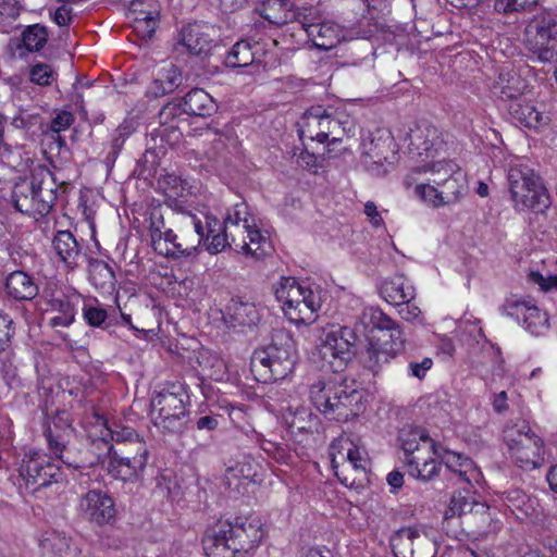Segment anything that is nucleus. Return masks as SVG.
Segmentation results:
<instances>
[{"label": "nucleus", "instance_id": "de8ad7c7", "mask_svg": "<svg viewBox=\"0 0 557 557\" xmlns=\"http://www.w3.org/2000/svg\"><path fill=\"white\" fill-rule=\"evenodd\" d=\"M252 223L253 219L250 216L248 207L245 202L234 205V207L228 210L224 219L226 227H230L236 234L242 230H248Z\"/></svg>", "mask_w": 557, "mask_h": 557}, {"label": "nucleus", "instance_id": "aec40b11", "mask_svg": "<svg viewBox=\"0 0 557 557\" xmlns=\"http://www.w3.org/2000/svg\"><path fill=\"white\" fill-rule=\"evenodd\" d=\"M52 248L67 270H75L85 259L81 244L70 231H58L52 239Z\"/></svg>", "mask_w": 557, "mask_h": 557}, {"label": "nucleus", "instance_id": "7c9ffc66", "mask_svg": "<svg viewBox=\"0 0 557 557\" xmlns=\"http://www.w3.org/2000/svg\"><path fill=\"white\" fill-rule=\"evenodd\" d=\"M88 277L90 283L102 293L111 294L115 289V273L103 260L94 258L88 260Z\"/></svg>", "mask_w": 557, "mask_h": 557}, {"label": "nucleus", "instance_id": "5701e85b", "mask_svg": "<svg viewBox=\"0 0 557 557\" xmlns=\"http://www.w3.org/2000/svg\"><path fill=\"white\" fill-rule=\"evenodd\" d=\"M443 462L450 472L449 480L468 485H472V482H479L481 473L470 458L454 451H446L443 456Z\"/></svg>", "mask_w": 557, "mask_h": 557}, {"label": "nucleus", "instance_id": "cd10ccee", "mask_svg": "<svg viewBox=\"0 0 557 557\" xmlns=\"http://www.w3.org/2000/svg\"><path fill=\"white\" fill-rule=\"evenodd\" d=\"M150 237L151 245L157 253L178 259L176 253H173V247L177 243L176 231L166 227L162 216L151 219Z\"/></svg>", "mask_w": 557, "mask_h": 557}, {"label": "nucleus", "instance_id": "3c124183", "mask_svg": "<svg viewBox=\"0 0 557 557\" xmlns=\"http://www.w3.org/2000/svg\"><path fill=\"white\" fill-rule=\"evenodd\" d=\"M159 15V11H153L144 17H133V29L136 35L145 40L150 39L158 26Z\"/></svg>", "mask_w": 557, "mask_h": 557}, {"label": "nucleus", "instance_id": "864d4df0", "mask_svg": "<svg viewBox=\"0 0 557 557\" xmlns=\"http://www.w3.org/2000/svg\"><path fill=\"white\" fill-rule=\"evenodd\" d=\"M129 136V132L126 127H117L111 135V140L107 146L108 153L104 159L107 165H113L120 151L122 150L126 139Z\"/></svg>", "mask_w": 557, "mask_h": 557}, {"label": "nucleus", "instance_id": "09e8293b", "mask_svg": "<svg viewBox=\"0 0 557 557\" xmlns=\"http://www.w3.org/2000/svg\"><path fill=\"white\" fill-rule=\"evenodd\" d=\"M387 345V341H383L382 344H369L366 351L364 362L371 371L376 372L382 364L387 363L389 359L395 357V355L388 349Z\"/></svg>", "mask_w": 557, "mask_h": 557}, {"label": "nucleus", "instance_id": "bf43d9fd", "mask_svg": "<svg viewBox=\"0 0 557 557\" xmlns=\"http://www.w3.org/2000/svg\"><path fill=\"white\" fill-rule=\"evenodd\" d=\"M382 331H387L389 334V341H387L388 349L395 356L403 351L405 348V338L403 337V333L398 326V324L393 320V325L391 329H383Z\"/></svg>", "mask_w": 557, "mask_h": 557}, {"label": "nucleus", "instance_id": "37998d69", "mask_svg": "<svg viewBox=\"0 0 557 557\" xmlns=\"http://www.w3.org/2000/svg\"><path fill=\"white\" fill-rule=\"evenodd\" d=\"M184 113L178 102L166 103L159 112L160 126L163 128L161 135L163 136L166 132L171 134H181L180 123L184 122Z\"/></svg>", "mask_w": 557, "mask_h": 557}, {"label": "nucleus", "instance_id": "e2e57ef3", "mask_svg": "<svg viewBox=\"0 0 557 557\" xmlns=\"http://www.w3.org/2000/svg\"><path fill=\"white\" fill-rule=\"evenodd\" d=\"M129 15L133 17H144L148 15V13H152L153 11H159L157 4L147 0H133L129 3L128 9Z\"/></svg>", "mask_w": 557, "mask_h": 557}, {"label": "nucleus", "instance_id": "774afa93", "mask_svg": "<svg viewBox=\"0 0 557 557\" xmlns=\"http://www.w3.org/2000/svg\"><path fill=\"white\" fill-rule=\"evenodd\" d=\"M202 225L205 227L203 242H208L210 239V235L222 232V230L224 228V222L222 223L219 219H216L213 215H206L205 223L202 222Z\"/></svg>", "mask_w": 557, "mask_h": 557}, {"label": "nucleus", "instance_id": "f3484780", "mask_svg": "<svg viewBox=\"0 0 557 557\" xmlns=\"http://www.w3.org/2000/svg\"><path fill=\"white\" fill-rule=\"evenodd\" d=\"M398 443L406 455V459L417 455H438L434 441L424 429L410 424L399 430Z\"/></svg>", "mask_w": 557, "mask_h": 557}, {"label": "nucleus", "instance_id": "bb28decb", "mask_svg": "<svg viewBox=\"0 0 557 557\" xmlns=\"http://www.w3.org/2000/svg\"><path fill=\"white\" fill-rule=\"evenodd\" d=\"M242 237L235 243V250H240L245 255H250L260 259L271 249L269 238L252 223L248 230H242L236 234Z\"/></svg>", "mask_w": 557, "mask_h": 557}, {"label": "nucleus", "instance_id": "e433bc0d", "mask_svg": "<svg viewBox=\"0 0 557 557\" xmlns=\"http://www.w3.org/2000/svg\"><path fill=\"white\" fill-rule=\"evenodd\" d=\"M381 294L386 301L397 306L411 301L414 298V288L403 276H396L383 283Z\"/></svg>", "mask_w": 557, "mask_h": 557}, {"label": "nucleus", "instance_id": "412c9836", "mask_svg": "<svg viewBox=\"0 0 557 557\" xmlns=\"http://www.w3.org/2000/svg\"><path fill=\"white\" fill-rule=\"evenodd\" d=\"M45 435L49 449L55 457L61 459L69 467H73L74 469L82 467L78 463L72 461L67 456V445L73 435V429L69 423L60 426L55 421H53L52 424L48 425L47 430L45 431Z\"/></svg>", "mask_w": 557, "mask_h": 557}, {"label": "nucleus", "instance_id": "052dcab7", "mask_svg": "<svg viewBox=\"0 0 557 557\" xmlns=\"http://www.w3.org/2000/svg\"><path fill=\"white\" fill-rule=\"evenodd\" d=\"M348 121H342L336 113L331 114L330 131L327 132V141L334 144L342 141L343 136L346 134V126Z\"/></svg>", "mask_w": 557, "mask_h": 557}, {"label": "nucleus", "instance_id": "6e6d98bb", "mask_svg": "<svg viewBox=\"0 0 557 557\" xmlns=\"http://www.w3.org/2000/svg\"><path fill=\"white\" fill-rule=\"evenodd\" d=\"M55 76V72L46 63H36L29 70L30 82L40 86L51 85Z\"/></svg>", "mask_w": 557, "mask_h": 557}, {"label": "nucleus", "instance_id": "4d7b16f0", "mask_svg": "<svg viewBox=\"0 0 557 557\" xmlns=\"http://www.w3.org/2000/svg\"><path fill=\"white\" fill-rule=\"evenodd\" d=\"M13 319L3 312H0V355L11 347L12 336L14 335Z\"/></svg>", "mask_w": 557, "mask_h": 557}, {"label": "nucleus", "instance_id": "2f4dec72", "mask_svg": "<svg viewBox=\"0 0 557 557\" xmlns=\"http://www.w3.org/2000/svg\"><path fill=\"white\" fill-rule=\"evenodd\" d=\"M5 287L10 296L17 300H32L38 294V286L33 277L23 271H13L9 274Z\"/></svg>", "mask_w": 557, "mask_h": 557}, {"label": "nucleus", "instance_id": "c9c22d12", "mask_svg": "<svg viewBox=\"0 0 557 557\" xmlns=\"http://www.w3.org/2000/svg\"><path fill=\"white\" fill-rule=\"evenodd\" d=\"M468 520L475 527V532L479 535L495 534L502 528V521L497 513L493 512L485 504L476 505V510L471 517H468Z\"/></svg>", "mask_w": 557, "mask_h": 557}, {"label": "nucleus", "instance_id": "4468645a", "mask_svg": "<svg viewBox=\"0 0 557 557\" xmlns=\"http://www.w3.org/2000/svg\"><path fill=\"white\" fill-rule=\"evenodd\" d=\"M332 465L336 476L345 485H352L355 481L349 482L347 476L341 474L349 468L356 472L366 474L367 459L364 451L360 450L348 438H339L331 444Z\"/></svg>", "mask_w": 557, "mask_h": 557}, {"label": "nucleus", "instance_id": "7ed1b4c3", "mask_svg": "<svg viewBox=\"0 0 557 557\" xmlns=\"http://www.w3.org/2000/svg\"><path fill=\"white\" fill-rule=\"evenodd\" d=\"M418 170L430 172L432 184H418L414 194L434 208L454 205L468 194L467 175L451 160L432 162Z\"/></svg>", "mask_w": 557, "mask_h": 557}, {"label": "nucleus", "instance_id": "49530a36", "mask_svg": "<svg viewBox=\"0 0 557 557\" xmlns=\"http://www.w3.org/2000/svg\"><path fill=\"white\" fill-rule=\"evenodd\" d=\"M48 40V29L41 24L27 26L22 33V42L29 52L40 51Z\"/></svg>", "mask_w": 557, "mask_h": 557}, {"label": "nucleus", "instance_id": "39448f33", "mask_svg": "<svg viewBox=\"0 0 557 557\" xmlns=\"http://www.w3.org/2000/svg\"><path fill=\"white\" fill-rule=\"evenodd\" d=\"M91 448L98 450L97 462H108V472L115 479L135 482L143 476L150 451L146 442L114 448L104 436L92 441Z\"/></svg>", "mask_w": 557, "mask_h": 557}, {"label": "nucleus", "instance_id": "393cba45", "mask_svg": "<svg viewBox=\"0 0 557 557\" xmlns=\"http://www.w3.org/2000/svg\"><path fill=\"white\" fill-rule=\"evenodd\" d=\"M508 315L522 319L524 329L533 334L540 335L547 329V318L535 305L527 301H516L509 305Z\"/></svg>", "mask_w": 557, "mask_h": 557}, {"label": "nucleus", "instance_id": "338daca9", "mask_svg": "<svg viewBox=\"0 0 557 557\" xmlns=\"http://www.w3.org/2000/svg\"><path fill=\"white\" fill-rule=\"evenodd\" d=\"M0 373L7 382L16 376V367L9 356V350L0 355Z\"/></svg>", "mask_w": 557, "mask_h": 557}, {"label": "nucleus", "instance_id": "58836bf2", "mask_svg": "<svg viewBox=\"0 0 557 557\" xmlns=\"http://www.w3.org/2000/svg\"><path fill=\"white\" fill-rule=\"evenodd\" d=\"M260 470L261 466L255 459L249 456H244L233 466L227 467L225 472V481L230 486L235 480H243L247 483H253L256 482Z\"/></svg>", "mask_w": 557, "mask_h": 557}, {"label": "nucleus", "instance_id": "c85d7f7f", "mask_svg": "<svg viewBox=\"0 0 557 557\" xmlns=\"http://www.w3.org/2000/svg\"><path fill=\"white\" fill-rule=\"evenodd\" d=\"M208 27L199 24H189L181 32V44L195 55L209 54L213 39L206 32Z\"/></svg>", "mask_w": 557, "mask_h": 557}, {"label": "nucleus", "instance_id": "c756f323", "mask_svg": "<svg viewBox=\"0 0 557 557\" xmlns=\"http://www.w3.org/2000/svg\"><path fill=\"white\" fill-rule=\"evenodd\" d=\"M524 88L525 83L519 75L507 73L498 76V79L493 84L492 92L502 101H509L510 103L524 98Z\"/></svg>", "mask_w": 557, "mask_h": 557}, {"label": "nucleus", "instance_id": "603ef678", "mask_svg": "<svg viewBox=\"0 0 557 557\" xmlns=\"http://www.w3.org/2000/svg\"><path fill=\"white\" fill-rule=\"evenodd\" d=\"M83 317L88 325L92 327L107 329L109 323H107L109 319L108 311L99 305L96 304H85L83 307Z\"/></svg>", "mask_w": 557, "mask_h": 557}, {"label": "nucleus", "instance_id": "f8f14e48", "mask_svg": "<svg viewBox=\"0 0 557 557\" xmlns=\"http://www.w3.org/2000/svg\"><path fill=\"white\" fill-rule=\"evenodd\" d=\"M78 510L83 519L99 527L112 524L116 518L113 498L98 488L89 490L81 497Z\"/></svg>", "mask_w": 557, "mask_h": 557}, {"label": "nucleus", "instance_id": "2eb2a0df", "mask_svg": "<svg viewBox=\"0 0 557 557\" xmlns=\"http://www.w3.org/2000/svg\"><path fill=\"white\" fill-rule=\"evenodd\" d=\"M177 243L173 247V253L178 259L194 258L199 246L205 240V227L202 221L194 214H184L176 231Z\"/></svg>", "mask_w": 557, "mask_h": 557}, {"label": "nucleus", "instance_id": "13d9d810", "mask_svg": "<svg viewBox=\"0 0 557 557\" xmlns=\"http://www.w3.org/2000/svg\"><path fill=\"white\" fill-rule=\"evenodd\" d=\"M536 2L537 0H495L494 9L498 13L509 14L524 10Z\"/></svg>", "mask_w": 557, "mask_h": 557}, {"label": "nucleus", "instance_id": "473e14b6", "mask_svg": "<svg viewBox=\"0 0 557 557\" xmlns=\"http://www.w3.org/2000/svg\"><path fill=\"white\" fill-rule=\"evenodd\" d=\"M72 540L59 531H47L42 534L39 546L45 556L48 557H73L74 549L71 546Z\"/></svg>", "mask_w": 557, "mask_h": 557}, {"label": "nucleus", "instance_id": "6ab92c4d", "mask_svg": "<svg viewBox=\"0 0 557 557\" xmlns=\"http://www.w3.org/2000/svg\"><path fill=\"white\" fill-rule=\"evenodd\" d=\"M308 38L320 50H331L341 41V27L333 22H310L307 17L300 21Z\"/></svg>", "mask_w": 557, "mask_h": 557}, {"label": "nucleus", "instance_id": "6e6552de", "mask_svg": "<svg viewBox=\"0 0 557 557\" xmlns=\"http://www.w3.org/2000/svg\"><path fill=\"white\" fill-rule=\"evenodd\" d=\"M274 295L282 304L285 315L295 324H310L315 320V313L321 309V297L306 282L295 277H282L274 288Z\"/></svg>", "mask_w": 557, "mask_h": 557}, {"label": "nucleus", "instance_id": "79ce46f5", "mask_svg": "<svg viewBox=\"0 0 557 557\" xmlns=\"http://www.w3.org/2000/svg\"><path fill=\"white\" fill-rule=\"evenodd\" d=\"M393 320L386 315L382 310L376 308H364L358 315L357 326H361L363 332L373 330L391 329Z\"/></svg>", "mask_w": 557, "mask_h": 557}, {"label": "nucleus", "instance_id": "8fccbe9b", "mask_svg": "<svg viewBox=\"0 0 557 557\" xmlns=\"http://www.w3.org/2000/svg\"><path fill=\"white\" fill-rule=\"evenodd\" d=\"M210 239L211 240L209 243H203L206 245L207 251L211 255H216L227 247L235 248V243H237L236 233L230 227H226L225 224L222 232L210 235Z\"/></svg>", "mask_w": 557, "mask_h": 557}, {"label": "nucleus", "instance_id": "69168bd1", "mask_svg": "<svg viewBox=\"0 0 557 557\" xmlns=\"http://www.w3.org/2000/svg\"><path fill=\"white\" fill-rule=\"evenodd\" d=\"M529 276L530 280L533 283L539 284L544 292L557 289V275H549L545 277L537 271H531Z\"/></svg>", "mask_w": 557, "mask_h": 557}, {"label": "nucleus", "instance_id": "423d86ee", "mask_svg": "<svg viewBox=\"0 0 557 557\" xmlns=\"http://www.w3.org/2000/svg\"><path fill=\"white\" fill-rule=\"evenodd\" d=\"M296 348L292 335L286 331H276L271 343L257 349L251 358V369L264 383L284 380L296 364Z\"/></svg>", "mask_w": 557, "mask_h": 557}, {"label": "nucleus", "instance_id": "f257e3e1", "mask_svg": "<svg viewBox=\"0 0 557 557\" xmlns=\"http://www.w3.org/2000/svg\"><path fill=\"white\" fill-rule=\"evenodd\" d=\"M355 333L347 326L331 327L324 332L319 345V356L323 368H329L333 375L321 376L310 385L309 397L313 406L325 417L346 422L358 416L361 394L348 389L342 372L352 359Z\"/></svg>", "mask_w": 557, "mask_h": 557}, {"label": "nucleus", "instance_id": "9d476101", "mask_svg": "<svg viewBox=\"0 0 557 557\" xmlns=\"http://www.w3.org/2000/svg\"><path fill=\"white\" fill-rule=\"evenodd\" d=\"M503 437L508 451L521 468H537L543 458V441L531 431L527 421L518 419L506 424Z\"/></svg>", "mask_w": 557, "mask_h": 557}, {"label": "nucleus", "instance_id": "f03ea898", "mask_svg": "<svg viewBox=\"0 0 557 557\" xmlns=\"http://www.w3.org/2000/svg\"><path fill=\"white\" fill-rule=\"evenodd\" d=\"M263 535L257 520L219 521L207 530L202 545L208 557H250Z\"/></svg>", "mask_w": 557, "mask_h": 557}, {"label": "nucleus", "instance_id": "a18cd8bd", "mask_svg": "<svg viewBox=\"0 0 557 557\" xmlns=\"http://www.w3.org/2000/svg\"><path fill=\"white\" fill-rule=\"evenodd\" d=\"M50 309L58 314L50 319L51 326H70L75 319V311L73 305L65 297L53 298L49 302Z\"/></svg>", "mask_w": 557, "mask_h": 557}, {"label": "nucleus", "instance_id": "f704fd0d", "mask_svg": "<svg viewBox=\"0 0 557 557\" xmlns=\"http://www.w3.org/2000/svg\"><path fill=\"white\" fill-rule=\"evenodd\" d=\"M257 11L264 20L275 25L286 24L295 17L289 0H263Z\"/></svg>", "mask_w": 557, "mask_h": 557}, {"label": "nucleus", "instance_id": "0eeeda50", "mask_svg": "<svg viewBox=\"0 0 557 557\" xmlns=\"http://www.w3.org/2000/svg\"><path fill=\"white\" fill-rule=\"evenodd\" d=\"M189 396L182 384L171 383L154 392L151 414L154 425L164 434H181L188 422Z\"/></svg>", "mask_w": 557, "mask_h": 557}, {"label": "nucleus", "instance_id": "72a5a7b5", "mask_svg": "<svg viewBox=\"0 0 557 557\" xmlns=\"http://www.w3.org/2000/svg\"><path fill=\"white\" fill-rule=\"evenodd\" d=\"M182 83L183 76L181 70L176 65L169 63L158 71L157 77L150 87V91L156 97L164 96L174 91Z\"/></svg>", "mask_w": 557, "mask_h": 557}, {"label": "nucleus", "instance_id": "680f3d73", "mask_svg": "<svg viewBox=\"0 0 557 557\" xmlns=\"http://www.w3.org/2000/svg\"><path fill=\"white\" fill-rule=\"evenodd\" d=\"M74 115L70 111H59L50 122V129L60 133L67 129L74 123Z\"/></svg>", "mask_w": 557, "mask_h": 557}, {"label": "nucleus", "instance_id": "9b49d317", "mask_svg": "<svg viewBox=\"0 0 557 557\" xmlns=\"http://www.w3.org/2000/svg\"><path fill=\"white\" fill-rule=\"evenodd\" d=\"M21 490L36 495L41 490L58 483L62 479L60 467L53 463L50 458L35 450L25 453L18 468Z\"/></svg>", "mask_w": 557, "mask_h": 557}, {"label": "nucleus", "instance_id": "a878e982", "mask_svg": "<svg viewBox=\"0 0 557 557\" xmlns=\"http://www.w3.org/2000/svg\"><path fill=\"white\" fill-rule=\"evenodd\" d=\"M178 103L184 114L193 116H211L218 110L213 98L201 88L191 89Z\"/></svg>", "mask_w": 557, "mask_h": 557}, {"label": "nucleus", "instance_id": "4c0bfd02", "mask_svg": "<svg viewBox=\"0 0 557 557\" xmlns=\"http://www.w3.org/2000/svg\"><path fill=\"white\" fill-rule=\"evenodd\" d=\"M284 419L292 433L309 432L317 425V417L306 406H288Z\"/></svg>", "mask_w": 557, "mask_h": 557}, {"label": "nucleus", "instance_id": "ea45409f", "mask_svg": "<svg viewBox=\"0 0 557 557\" xmlns=\"http://www.w3.org/2000/svg\"><path fill=\"white\" fill-rule=\"evenodd\" d=\"M325 108L322 106H312L302 116L304 125L300 136L311 140L323 143L324 132H321V114H324Z\"/></svg>", "mask_w": 557, "mask_h": 557}, {"label": "nucleus", "instance_id": "a211bd4d", "mask_svg": "<svg viewBox=\"0 0 557 557\" xmlns=\"http://www.w3.org/2000/svg\"><path fill=\"white\" fill-rule=\"evenodd\" d=\"M265 54L264 45L260 41L245 39L237 41L225 57V65L232 69L248 67L262 63Z\"/></svg>", "mask_w": 557, "mask_h": 557}, {"label": "nucleus", "instance_id": "b1692460", "mask_svg": "<svg viewBox=\"0 0 557 557\" xmlns=\"http://www.w3.org/2000/svg\"><path fill=\"white\" fill-rule=\"evenodd\" d=\"M507 110L511 119L527 128H540L548 124L549 117L531 101L525 98L510 102Z\"/></svg>", "mask_w": 557, "mask_h": 557}, {"label": "nucleus", "instance_id": "c03bdc74", "mask_svg": "<svg viewBox=\"0 0 557 557\" xmlns=\"http://www.w3.org/2000/svg\"><path fill=\"white\" fill-rule=\"evenodd\" d=\"M480 503L475 502L470 491H466L465 494L461 492L455 493L450 499L449 506L445 511V519L453 518L455 516L471 517L473 511L476 510V505Z\"/></svg>", "mask_w": 557, "mask_h": 557}, {"label": "nucleus", "instance_id": "20e7f679", "mask_svg": "<svg viewBox=\"0 0 557 557\" xmlns=\"http://www.w3.org/2000/svg\"><path fill=\"white\" fill-rule=\"evenodd\" d=\"M58 197V183L53 173L46 166H39L15 183L11 199L14 208L27 215H47Z\"/></svg>", "mask_w": 557, "mask_h": 557}, {"label": "nucleus", "instance_id": "1a4fd4ad", "mask_svg": "<svg viewBox=\"0 0 557 557\" xmlns=\"http://www.w3.org/2000/svg\"><path fill=\"white\" fill-rule=\"evenodd\" d=\"M507 180L516 210L544 213L550 207V197L546 187L541 177L528 165L510 166Z\"/></svg>", "mask_w": 557, "mask_h": 557}, {"label": "nucleus", "instance_id": "5fc2aeb1", "mask_svg": "<svg viewBox=\"0 0 557 557\" xmlns=\"http://www.w3.org/2000/svg\"><path fill=\"white\" fill-rule=\"evenodd\" d=\"M107 432L111 440L121 446L135 445L136 442H145L131 426L115 425L114 429L107 428Z\"/></svg>", "mask_w": 557, "mask_h": 557}, {"label": "nucleus", "instance_id": "ddd939ff", "mask_svg": "<svg viewBox=\"0 0 557 557\" xmlns=\"http://www.w3.org/2000/svg\"><path fill=\"white\" fill-rule=\"evenodd\" d=\"M395 557H435V543L417 529L403 528L391 539Z\"/></svg>", "mask_w": 557, "mask_h": 557}, {"label": "nucleus", "instance_id": "dca6fc26", "mask_svg": "<svg viewBox=\"0 0 557 557\" xmlns=\"http://www.w3.org/2000/svg\"><path fill=\"white\" fill-rule=\"evenodd\" d=\"M408 140V151L411 158L422 160L433 158L444 147L440 129L428 123L410 129Z\"/></svg>", "mask_w": 557, "mask_h": 557}, {"label": "nucleus", "instance_id": "a19ab883", "mask_svg": "<svg viewBox=\"0 0 557 557\" xmlns=\"http://www.w3.org/2000/svg\"><path fill=\"white\" fill-rule=\"evenodd\" d=\"M430 455H417L406 459L409 473L422 481H429L438 473L440 466Z\"/></svg>", "mask_w": 557, "mask_h": 557}, {"label": "nucleus", "instance_id": "4be33fe9", "mask_svg": "<svg viewBox=\"0 0 557 557\" xmlns=\"http://www.w3.org/2000/svg\"><path fill=\"white\" fill-rule=\"evenodd\" d=\"M228 327H251L260 320L259 310L253 302L242 299H232L223 314Z\"/></svg>", "mask_w": 557, "mask_h": 557}, {"label": "nucleus", "instance_id": "0e129e2a", "mask_svg": "<svg viewBox=\"0 0 557 557\" xmlns=\"http://www.w3.org/2000/svg\"><path fill=\"white\" fill-rule=\"evenodd\" d=\"M433 360L429 357L423 358L421 361H411L408 364L409 376L422 380L425 377L426 372L432 368Z\"/></svg>", "mask_w": 557, "mask_h": 557}]
</instances>
